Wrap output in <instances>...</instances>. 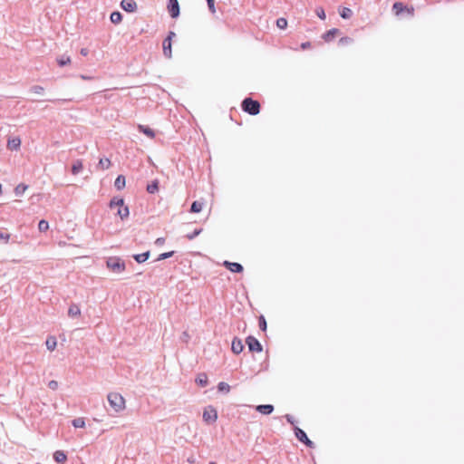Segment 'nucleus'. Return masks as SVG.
<instances>
[{"label": "nucleus", "mask_w": 464, "mask_h": 464, "mask_svg": "<svg viewBox=\"0 0 464 464\" xmlns=\"http://www.w3.org/2000/svg\"><path fill=\"white\" fill-rule=\"evenodd\" d=\"M241 109L244 112L256 116L260 112L261 105L258 101L251 97H246L241 102Z\"/></svg>", "instance_id": "obj_1"}, {"label": "nucleus", "mask_w": 464, "mask_h": 464, "mask_svg": "<svg viewBox=\"0 0 464 464\" xmlns=\"http://www.w3.org/2000/svg\"><path fill=\"white\" fill-rule=\"evenodd\" d=\"M107 400H108V402H109L111 408L115 412H120L122 410H124V408H125V400H124V398L122 397L121 394H120L118 392H110L107 395Z\"/></svg>", "instance_id": "obj_2"}, {"label": "nucleus", "mask_w": 464, "mask_h": 464, "mask_svg": "<svg viewBox=\"0 0 464 464\" xmlns=\"http://www.w3.org/2000/svg\"><path fill=\"white\" fill-rule=\"evenodd\" d=\"M392 12L396 16H409L414 15V8L412 5H407L402 2H395L392 5Z\"/></svg>", "instance_id": "obj_3"}, {"label": "nucleus", "mask_w": 464, "mask_h": 464, "mask_svg": "<svg viewBox=\"0 0 464 464\" xmlns=\"http://www.w3.org/2000/svg\"><path fill=\"white\" fill-rule=\"evenodd\" d=\"M106 266L117 274L122 273L126 269V264L120 256L108 257L106 260Z\"/></svg>", "instance_id": "obj_4"}, {"label": "nucleus", "mask_w": 464, "mask_h": 464, "mask_svg": "<svg viewBox=\"0 0 464 464\" xmlns=\"http://www.w3.org/2000/svg\"><path fill=\"white\" fill-rule=\"evenodd\" d=\"M293 430H294V434L295 436V438L303 444H304L307 448L309 449H314L315 448V443L314 441H312L306 432L302 430L301 428H299L298 426H295L293 428Z\"/></svg>", "instance_id": "obj_5"}, {"label": "nucleus", "mask_w": 464, "mask_h": 464, "mask_svg": "<svg viewBox=\"0 0 464 464\" xmlns=\"http://www.w3.org/2000/svg\"><path fill=\"white\" fill-rule=\"evenodd\" d=\"M218 417V411L214 406L208 405L204 409L202 419L207 424H212L216 422Z\"/></svg>", "instance_id": "obj_6"}, {"label": "nucleus", "mask_w": 464, "mask_h": 464, "mask_svg": "<svg viewBox=\"0 0 464 464\" xmlns=\"http://www.w3.org/2000/svg\"><path fill=\"white\" fill-rule=\"evenodd\" d=\"M23 242V237L18 235H13L7 232L2 231V244H14L16 246H19Z\"/></svg>", "instance_id": "obj_7"}, {"label": "nucleus", "mask_w": 464, "mask_h": 464, "mask_svg": "<svg viewBox=\"0 0 464 464\" xmlns=\"http://www.w3.org/2000/svg\"><path fill=\"white\" fill-rule=\"evenodd\" d=\"M246 344L247 345V348L251 353H261L263 351V345L258 341V339H256L253 335H248L246 338Z\"/></svg>", "instance_id": "obj_8"}, {"label": "nucleus", "mask_w": 464, "mask_h": 464, "mask_svg": "<svg viewBox=\"0 0 464 464\" xmlns=\"http://www.w3.org/2000/svg\"><path fill=\"white\" fill-rule=\"evenodd\" d=\"M167 9L172 19H177L180 15V6L178 0H168Z\"/></svg>", "instance_id": "obj_9"}, {"label": "nucleus", "mask_w": 464, "mask_h": 464, "mask_svg": "<svg viewBox=\"0 0 464 464\" xmlns=\"http://www.w3.org/2000/svg\"><path fill=\"white\" fill-rule=\"evenodd\" d=\"M222 266L227 270H229L231 273L240 274L244 271L243 266L237 262L225 260Z\"/></svg>", "instance_id": "obj_10"}, {"label": "nucleus", "mask_w": 464, "mask_h": 464, "mask_svg": "<svg viewBox=\"0 0 464 464\" xmlns=\"http://www.w3.org/2000/svg\"><path fill=\"white\" fill-rule=\"evenodd\" d=\"M6 147L9 150H18L21 147V139L19 136H9Z\"/></svg>", "instance_id": "obj_11"}, {"label": "nucleus", "mask_w": 464, "mask_h": 464, "mask_svg": "<svg viewBox=\"0 0 464 464\" xmlns=\"http://www.w3.org/2000/svg\"><path fill=\"white\" fill-rule=\"evenodd\" d=\"M120 5L127 13H134L138 8L137 3L134 0H121Z\"/></svg>", "instance_id": "obj_12"}, {"label": "nucleus", "mask_w": 464, "mask_h": 464, "mask_svg": "<svg viewBox=\"0 0 464 464\" xmlns=\"http://www.w3.org/2000/svg\"><path fill=\"white\" fill-rule=\"evenodd\" d=\"M255 410L263 415H269L274 411L275 407L272 404H259L255 407Z\"/></svg>", "instance_id": "obj_13"}, {"label": "nucleus", "mask_w": 464, "mask_h": 464, "mask_svg": "<svg viewBox=\"0 0 464 464\" xmlns=\"http://www.w3.org/2000/svg\"><path fill=\"white\" fill-rule=\"evenodd\" d=\"M231 350L235 354H239L243 352L244 344L239 338L234 337L231 343Z\"/></svg>", "instance_id": "obj_14"}, {"label": "nucleus", "mask_w": 464, "mask_h": 464, "mask_svg": "<svg viewBox=\"0 0 464 464\" xmlns=\"http://www.w3.org/2000/svg\"><path fill=\"white\" fill-rule=\"evenodd\" d=\"M162 48L164 56L170 59L172 57V42H169V39H164Z\"/></svg>", "instance_id": "obj_15"}, {"label": "nucleus", "mask_w": 464, "mask_h": 464, "mask_svg": "<svg viewBox=\"0 0 464 464\" xmlns=\"http://www.w3.org/2000/svg\"><path fill=\"white\" fill-rule=\"evenodd\" d=\"M195 382L199 387H202V388L207 387L208 384V378L207 373H205V372L198 373L195 379Z\"/></svg>", "instance_id": "obj_16"}, {"label": "nucleus", "mask_w": 464, "mask_h": 464, "mask_svg": "<svg viewBox=\"0 0 464 464\" xmlns=\"http://www.w3.org/2000/svg\"><path fill=\"white\" fill-rule=\"evenodd\" d=\"M53 459L59 463L63 464L67 460V454L63 450H55L53 454Z\"/></svg>", "instance_id": "obj_17"}, {"label": "nucleus", "mask_w": 464, "mask_h": 464, "mask_svg": "<svg viewBox=\"0 0 464 464\" xmlns=\"http://www.w3.org/2000/svg\"><path fill=\"white\" fill-rule=\"evenodd\" d=\"M126 186V178L124 175L120 174L114 180V187L117 190H122Z\"/></svg>", "instance_id": "obj_18"}, {"label": "nucleus", "mask_w": 464, "mask_h": 464, "mask_svg": "<svg viewBox=\"0 0 464 464\" xmlns=\"http://www.w3.org/2000/svg\"><path fill=\"white\" fill-rule=\"evenodd\" d=\"M160 188V181L158 179H153L150 183H149L146 187V191L149 194H155L159 191Z\"/></svg>", "instance_id": "obj_19"}, {"label": "nucleus", "mask_w": 464, "mask_h": 464, "mask_svg": "<svg viewBox=\"0 0 464 464\" xmlns=\"http://www.w3.org/2000/svg\"><path fill=\"white\" fill-rule=\"evenodd\" d=\"M150 256V251H145L140 254H134L132 255V258L139 264L144 263L147 261Z\"/></svg>", "instance_id": "obj_20"}, {"label": "nucleus", "mask_w": 464, "mask_h": 464, "mask_svg": "<svg viewBox=\"0 0 464 464\" xmlns=\"http://www.w3.org/2000/svg\"><path fill=\"white\" fill-rule=\"evenodd\" d=\"M138 130L140 133H143L144 135H146L147 137H149L150 139H153L155 137V131L147 125L140 124L138 126Z\"/></svg>", "instance_id": "obj_21"}, {"label": "nucleus", "mask_w": 464, "mask_h": 464, "mask_svg": "<svg viewBox=\"0 0 464 464\" xmlns=\"http://www.w3.org/2000/svg\"><path fill=\"white\" fill-rule=\"evenodd\" d=\"M339 29L337 28H332L328 31H326L323 35H322V38L325 41V42H331L334 37L335 35L339 33Z\"/></svg>", "instance_id": "obj_22"}, {"label": "nucleus", "mask_w": 464, "mask_h": 464, "mask_svg": "<svg viewBox=\"0 0 464 464\" xmlns=\"http://www.w3.org/2000/svg\"><path fill=\"white\" fill-rule=\"evenodd\" d=\"M117 215L121 218V220L127 218L130 215V208L125 204L121 205L117 211Z\"/></svg>", "instance_id": "obj_23"}, {"label": "nucleus", "mask_w": 464, "mask_h": 464, "mask_svg": "<svg viewBox=\"0 0 464 464\" xmlns=\"http://www.w3.org/2000/svg\"><path fill=\"white\" fill-rule=\"evenodd\" d=\"M45 345H46V348H47L49 351H53V350H55V348H56V346H57V340H56V337H55V336H53V335H49V336L46 338Z\"/></svg>", "instance_id": "obj_24"}, {"label": "nucleus", "mask_w": 464, "mask_h": 464, "mask_svg": "<svg viewBox=\"0 0 464 464\" xmlns=\"http://www.w3.org/2000/svg\"><path fill=\"white\" fill-rule=\"evenodd\" d=\"M81 314V309L78 304H71L68 309V315L72 318H74Z\"/></svg>", "instance_id": "obj_25"}, {"label": "nucleus", "mask_w": 464, "mask_h": 464, "mask_svg": "<svg viewBox=\"0 0 464 464\" xmlns=\"http://www.w3.org/2000/svg\"><path fill=\"white\" fill-rule=\"evenodd\" d=\"M83 169V164L82 160H76L72 166V174L78 175Z\"/></svg>", "instance_id": "obj_26"}, {"label": "nucleus", "mask_w": 464, "mask_h": 464, "mask_svg": "<svg viewBox=\"0 0 464 464\" xmlns=\"http://www.w3.org/2000/svg\"><path fill=\"white\" fill-rule=\"evenodd\" d=\"M124 204V198L122 197H113L109 202V208H113L115 207L120 208Z\"/></svg>", "instance_id": "obj_27"}, {"label": "nucleus", "mask_w": 464, "mask_h": 464, "mask_svg": "<svg viewBox=\"0 0 464 464\" xmlns=\"http://www.w3.org/2000/svg\"><path fill=\"white\" fill-rule=\"evenodd\" d=\"M203 202H200L198 200H195L191 203L189 212L190 213H199L203 208Z\"/></svg>", "instance_id": "obj_28"}, {"label": "nucleus", "mask_w": 464, "mask_h": 464, "mask_svg": "<svg viewBox=\"0 0 464 464\" xmlns=\"http://www.w3.org/2000/svg\"><path fill=\"white\" fill-rule=\"evenodd\" d=\"M110 20L112 24H117L122 21V14L119 11H113L111 13Z\"/></svg>", "instance_id": "obj_29"}, {"label": "nucleus", "mask_w": 464, "mask_h": 464, "mask_svg": "<svg viewBox=\"0 0 464 464\" xmlns=\"http://www.w3.org/2000/svg\"><path fill=\"white\" fill-rule=\"evenodd\" d=\"M70 63H71V57L66 54H63L57 58V63L60 67H63V66L69 64Z\"/></svg>", "instance_id": "obj_30"}, {"label": "nucleus", "mask_w": 464, "mask_h": 464, "mask_svg": "<svg viewBox=\"0 0 464 464\" xmlns=\"http://www.w3.org/2000/svg\"><path fill=\"white\" fill-rule=\"evenodd\" d=\"M28 188V186L24 183H20L14 188V194L16 197H21L25 190Z\"/></svg>", "instance_id": "obj_31"}, {"label": "nucleus", "mask_w": 464, "mask_h": 464, "mask_svg": "<svg viewBox=\"0 0 464 464\" xmlns=\"http://www.w3.org/2000/svg\"><path fill=\"white\" fill-rule=\"evenodd\" d=\"M217 389L218 392L228 393L230 391V385L225 382H218Z\"/></svg>", "instance_id": "obj_32"}, {"label": "nucleus", "mask_w": 464, "mask_h": 464, "mask_svg": "<svg viewBox=\"0 0 464 464\" xmlns=\"http://www.w3.org/2000/svg\"><path fill=\"white\" fill-rule=\"evenodd\" d=\"M339 14H340V16L343 19H349L352 17L353 15V11L351 8L349 7H343L340 11H339Z\"/></svg>", "instance_id": "obj_33"}, {"label": "nucleus", "mask_w": 464, "mask_h": 464, "mask_svg": "<svg viewBox=\"0 0 464 464\" xmlns=\"http://www.w3.org/2000/svg\"><path fill=\"white\" fill-rule=\"evenodd\" d=\"M72 425L76 429L84 428L85 427V420H84V418H82V417L75 418L72 420Z\"/></svg>", "instance_id": "obj_34"}, {"label": "nucleus", "mask_w": 464, "mask_h": 464, "mask_svg": "<svg viewBox=\"0 0 464 464\" xmlns=\"http://www.w3.org/2000/svg\"><path fill=\"white\" fill-rule=\"evenodd\" d=\"M111 160L110 159L108 158H103V159H100L99 160V163H98V166L102 169H107L110 168L111 166Z\"/></svg>", "instance_id": "obj_35"}, {"label": "nucleus", "mask_w": 464, "mask_h": 464, "mask_svg": "<svg viewBox=\"0 0 464 464\" xmlns=\"http://www.w3.org/2000/svg\"><path fill=\"white\" fill-rule=\"evenodd\" d=\"M258 326L262 332H266L267 329V323L263 314L259 315L258 317Z\"/></svg>", "instance_id": "obj_36"}, {"label": "nucleus", "mask_w": 464, "mask_h": 464, "mask_svg": "<svg viewBox=\"0 0 464 464\" xmlns=\"http://www.w3.org/2000/svg\"><path fill=\"white\" fill-rule=\"evenodd\" d=\"M174 254H175V251H173V250L161 253L158 256V257L156 258V261H162V260L168 259L169 257H172L174 256Z\"/></svg>", "instance_id": "obj_37"}, {"label": "nucleus", "mask_w": 464, "mask_h": 464, "mask_svg": "<svg viewBox=\"0 0 464 464\" xmlns=\"http://www.w3.org/2000/svg\"><path fill=\"white\" fill-rule=\"evenodd\" d=\"M38 229L40 232H46L49 229V222L45 219H41L38 222Z\"/></svg>", "instance_id": "obj_38"}, {"label": "nucleus", "mask_w": 464, "mask_h": 464, "mask_svg": "<svg viewBox=\"0 0 464 464\" xmlns=\"http://www.w3.org/2000/svg\"><path fill=\"white\" fill-rule=\"evenodd\" d=\"M203 231V229L201 227L199 228H195L191 233H188L186 235V237L188 239V240H193L194 238H196L198 236H199L201 234V232Z\"/></svg>", "instance_id": "obj_39"}, {"label": "nucleus", "mask_w": 464, "mask_h": 464, "mask_svg": "<svg viewBox=\"0 0 464 464\" xmlns=\"http://www.w3.org/2000/svg\"><path fill=\"white\" fill-rule=\"evenodd\" d=\"M288 22L285 17H279L276 19V26L279 29H285L287 27Z\"/></svg>", "instance_id": "obj_40"}, {"label": "nucleus", "mask_w": 464, "mask_h": 464, "mask_svg": "<svg viewBox=\"0 0 464 464\" xmlns=\"http://www.w3.org/2000/svg\"><path fill=\"white\" fill-rule=\"evenodd\" d=\"M353 42V39L349 36L341 37L338 41V44L341 46L351 44Z\"/></svg>", "instance_id": "obj_41"}, {"label": "nucleus", "mask_w": 464, "mask_h": 464, "mask_svg": "<svg viewBox=\"0 0 464 464\" xmlns=\"http://www.w3.org/2000/svg\"><path fill=\"white\" fill-rule=\"evenodd\" d=\"M315 14L316 15L321 19V20H325L326 18V14H325V11L324 9V7L322 6H317L315 8Z\"/></svg>", "instance_id": "obj_42"}, {"label": "nucleus", "mask_w": 464, "mask_h": 464, "mask_svg": "<svg viewBox=\"0 0 464 464\" xmlns=\"http://www.w3.org/2000/svg\"><path fill=\"white\" fill-rule=\"evenodd\" d=\"M30 92L35 94H43L44 92V88L41 85H33L30 87Z\"/></svg>", "instance_id": "obj_43"}, {"label": "nucleus", "mask_w": 464, "mask_h": 464, "mask_svg": "<svg viewBox=\"0 0 464 464\" xmlns=\"http://www.w3.org/2000/svg\"><path fill=\"white\" fill-rule=\"evenodd\" d=\"M285 418L286 421H287L289 424L293 425V428H294L295 426H296V425H295L296 420H295V419L294 418V416H292L291 414H285Z\"/></svg>", "instance_id": "obj_44"}, {"label": "nucleus", "mask_w": 464, "mask_h": 464, "mask_svg": "<svg viewBox=\"0 0 464 464\" xmlns=\"http://www.w3.org/2000/svg\"><path fill=\"white\" fill-rule=\"evenodd\" d=\"M285 418L286 421H287L289 424L293 425V428H294L295 426H296V425H295L296 420H295V419L294 418V416H292L291 414H285Z\"/></svg>", "instance_id": "obj_45"}, {"label": "nucleus", "mask_w": 464, "mask_h": 464, "mask_svg": "<svg viewBox=\"0 0 464 464\" xmlns=\"http://www.w3.org/2000/svg\"><path fill=\"white\" fill-rule=\"evenodd\" d=\"M48 387L51 389V390H56L58 388V382L54 380H52L48 382Z\"/></svg>", "instance_id": "obj_46"}, {"label": "nucleus", "mask_w": 464, "mask_h": 464, "mask_svg": "<svg viewBox=\"0 0 464 464\" xmlns=\"http://www.w3.org/2000/svg\"><path fill=\"white\" fill-rule=\"evenodd\" d=\"M164 243H165V237H158V238L155 240V242H154V244H155L156 246H162Z\"/></svg>", "instance_id": "obj_47"}, {"label": "nucleus", "mask_w": 464, "mask_h": 464, "mask_svg": "<svg viewBox=\"0 0 464 464\" xmlns=\"http://www.w3.org/2000/svg\"><path fill=\"white\" fill-rule=\"evenodd\" d=\"M176 36V34L173 31H169L165 39H169V42H172V39Z\"/></svg>", "instance_id": "obj_48"}, {"label": "nucleus", "mask_w": 464, "mask_h": 464, "mask_svg": "<svg viewBox=\"0 0 464 464\" xmlns=\"http://www.w3.org/2000/svg\"><path fill=\"white\" fill-rule=\"evenodd\" d=\"M208 7L211 14L216 13L215 2L212 4L211 3L208 4Z\"/></svg>", "instance_id": "obj_49"}, {"label": "nucleus", "mask_w": 464, "mask_h": 464, "mask_svg": "<svg viewBox=\"0 0 464 464\" xmlns=\"http://www.w3.org/2000/svg\"><path fill=\"white\" fill-rule=\"evenodd\" d=\"M310 46H311V43L308 41L301 44V48L303 50L308 49Z\"/></svg>", "instance_id": "obj_50"}, {"label": "nucleus", "mask_w": 464, "mask_h": 464, "mask_svg": "<svg viewBox=\"0 0 464 464\" xmlns=\"http://www.w3.org/2000/svg\"><path fill=\"white\" fill-rule=\"evenodd\" d=\"M80 53L82 55V56H87L88 53H89V50L87 48H82L80 50Z\"/></svg>", "instance_id": "obj_51"}, {"label": "nucleus", "mask_w": 464, "mask_h": 464, "mask_svg": "<svg viewBox=\"0 0 464 464\" xmlns=\"http://www.w3.org/2000/svg\"><path fill=\"white\" fill-rule=\"evenodd\" d=\"M82 80H85V81H89V80H92L93 79L92 76H89V75H85V74H81L80 76Z\"/></svg>", "instance_id": "obj_52"}, {"label": "nucleus", "mask_w": 464, "mask_h": 464, "mask_svg": "<svg viewBox=\"0 0 464 464\" xmlns=\"http://www.w3.org/2000/svg\"><path fill=\"white\" fill-rule=\"evenodd\" d=\"M206 1H207V5H208V4H209V3H211V4H212V3H214V2H215V0H206Z\"/></svg>", "instance_id": "obj_53"}, {"label": "nucleus", "mask_w": 464, "mask_h": 464, "mask_svg": "<svg viewBox=\"0 0 464 464\" xmlns=\"http://www.w3.org/2000/svg\"><path fill=\"white\" fill-rule=\"evenodd\" d=\"M208 464H217V463L214 461H210V462H208Z\"/></svg>", "instance_id": "obj_54"}, {"label": "nucleus", "mask_w": 464, "mask_h": 464, "mask_svg": "<svg viewBox=\"0 0 464 464\" xmlns=\"http://www.w3.org/2000/svg\"><path fill=\"white\" fill-rule=\"evenodd\" d=\"M48 102H55V100L49 99Z\"/></svg>", "instance_id": "obj_55"}]
</instances>
